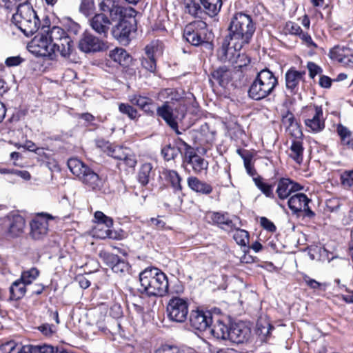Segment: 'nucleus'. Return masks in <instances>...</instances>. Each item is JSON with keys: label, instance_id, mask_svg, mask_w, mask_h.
<instances>
[{"label": "nucleus", "instance_id": "1", "mask_svg": "<svg viewBox=\"0 0 353 353\" xmlns=\"http://www.w3.org/2000/svg\"><path fill=\"white\" fill-rule=\"evenodd\" d=\"M228 37L236 41L237 48L245 46L250 42L255 32L256 26L252 17L243 12L235 14L228 26Z\"/></svg>", "mask_w": 353, "mask_h": 353}, {"label": "nucleus", "instance_id": "2", "mask_svg": "<svg viewBox=\"0 0 353 353\" xmlns=\"http://www.w3.org/2000/svg\"><path fill=\"white\" fill-rule=\"evenodd\" d=\"M142 290L149 296H163L168 292L167 276L158 268H146L139 274Z\"/></svg>", "mask_w": 353, "mask_h": 353}, {"label": "nucleus", "instance_id": "3", "mask_svg": "<svg viewBox=\"0 0 353 353\" xmlns=\"http://www.w3.org/2000/svg\"><path fill=\"white\" fill-rule=\"evenodd\" d=\"M12 21L26 37L32 36L39 30L40 20L29 1L18 6Z\"/></svg>", "mask_w": 353, "mask_h": 353}, {"label": "nucleus", "instance_id": "4", "mask_svg": "<svg viewBox=\"0 0 353 353\" xmlns=\"http://www.w3.org/2000/svg\"><path fill=\"white\" fill-rule=\"evenodd\" d=\"M278 84V79L274 74L268 68L263 69L251 83L248 96L256 101L263 99L274 92Z\"/></svg>", "mask_w": 353, "mask_h": 353}, {"label": "nucleus", "instance_id": "5", "mask_svg": "<svg viewBox=\"0 0 353 353\" xmlns=\"http://www.w3.org/2000/svg\"><path fill=\"white\" fill-rule=\"evenodd\" d=\"M41 30L57 53L64 58L70 57L74 50V43L63 28L59 26L50 28L49 26H43Z\"/></svg>", "mask_w": 353, "mask_h": 353}, {"label": "nucleus", "instance_id": "6", "mask_svg": "<svg viewBox=\"0 0 353 353\" xmlns=\"http://www.w3.org/2000/svg\"><path fill=\"white\" fill-rule=\"evenodd\" d=\"M67 164L70 172L83 184L94 190H99L103 187V180L79 159L71 158Z\"/></svg>", "mask_w": 353, "mask_h": 353}, {"label": "nucleus", "instance_id": "7", "mask_svg": "<svg viewBox=\"0 0 353 353\" xmlns=\"http://www.w3.org/2000/svg\"><path fill=\"white\" fill-rule=\"evenodd\" d=\"M183 38L194 46H205L212 50L213 44L210 39L211 33L208 32L205 22L199 20L188 24L183 30Z\"/></svg>", "mask_w": 353, "mask_h": 353}, {"label": "nucleus", "instance_id": "8", "mask_svg": "<svg viewBox=\"0 0 353 353\" xmlns=\"http://www.w3.org/2000/svg\"><path fill=\"white\" fill-rule=\"evenodd\" d=\"M188 307L186 299L178 296L172 297L166 307L168 319L172 322L184 323L188 318Z\"/></svg>", "mask_w": 353, "mask_h": 353}, {"label": "nucleus", "instance_id": "9", "mask_svg": "<svg viewBox=\"0 0 353 353\" xmlns=\"http://www.w3.org/2000/svg\"><path fill=\"white\" fill-rule=\"evenodd\" d=\"M305 125L313 132H319L325 128V119L321 106L310 105L303 110Z\"/></svg>", "mask_w": 353, "mask_h": 353}, {"label": "nucleus", "instance_id": "10", "mask_svg": "<svg viewBox=\"0 0 353 353\" xmlns=\"http://www.w3.org/2000/svg\"><path fill=\"white\" fill-rule=\"evenodd\" d=\"M137 21L135 17H127L121 19L118 23L112 28V37L122 45L127 46L130 41V34L136 29Z\"/></svg>", "mask_w": 353, "mask_h": 353}, {"label": "nucleus", "instance_id": "11", "mask_svg": "<svg viewBox=\"0 0 353 353\" xmlns=\"http://www.w3.org/2000/svg\"><path fill=\"white\" fill-rule=\"evenodd\" d=\"M28 48L29 51L36 56L47 57L50 59H53L57 53L41 30L29 43Z\"/></svg>", "mask_w": 353, "mask_h": 353}, {"label": "nucleus", "instance_id": "12", "mask_svg": "<svg viewBox=\"0 0 353 353\" xmlns=\"http://www.w3.org/2000/svg\"><path fill=\"white\" fill-rule=\"evenodd\" d=\"M116 1H101L99 4L100 10L109 13L112 21L121 20L127 17H135L137 12L132 8H124L115 3Z\"/></svg>", "mask_w": 353, "mask_h": 353}, {"label": "nucleus", "instance_id": "13", "mask_svg": "<svg viewBox=\"0 0 353 353\" xmlns=\"http://www.w3.org/2000/svg\"><path fill=\"white\" fill-rule=\"evenodd\" d=\"M311 200L303 193H297L290 197L288 201L289 208L297 216L303 212L309 218L314 216L315 213L310 209L308 204Z\"/></svg>", "mask_w": 353, "mask_h": 353}, {"label": "nucleus", "instance_id": "14", "mask_svg": "<svg viewBox=\"0 0 353 353\" xmlns=\"http://www.w3.org/2000/svg\"><path fill=\"white\" fill-rule=\"evenodd\" d=\"M79 49L85 53L103 51L108 48L106 43L91 33L85 32L78 44Z\"/></svg>", "mask_w": 353, "mask_h": 353}, {"label": "nucleus", "instance_id": "15", "mask_svg": "<svg viewBox=\"0 0 353 353\" xmlns=\"http://www.w3.org/2000/svg\"><path fill=\"white\" fill-rule=\"evenodd\" d=\"M236 41H232L227 36L223 39L221 47L216 50L217 59L222 63H231L239 51L244 46L237 48Z\"/></svg>", "mask_w": 353, "mask_h": 353}, {"label": "nucleus", "instance_id": "16", "mask_svg": "<svg viewBox=\"0 0 353 353\" xmlns=\"http://www.w3.org/2000/svg\"><path fill=\"white\" fill-rule=\"evenodd\" d=\"M48 219H53L52 215L41 214L35 217L30 223V236L35 240L42 239L48 233Z\"/></svg>", "mask_w": 353, "mask_h": 353}, {"label": "nucleus", "instance_id": "17", "mask_svg": "<svg viewBox=\"0 0 353 353\" xmlns=\"http://www.w3.org/2000/svg\"><path fill=\"white\" fill-rule=\"evenodd\" d=\"M251 336V328L244 321H238L230 324L229 341L235 343L247 342Z\"/></svg>", "mask_w": 353, "mask_h": 353}, {"label": "nucleus", "instance_id": "18", "mask_svg": "<svg viewBox=\"0 0 353 353\" xmlns=\"http://www.w3.org/2000/svg\"><path fill=\"white\" fill-rule=\"evenodd\" d=\"M303 189V187L289 178H281L277 181L276 189L275 192L276 198L279 200H285L291 194Z\"/></svg>", "mask_w": 353, "mask_h": 353}, {"label": "nucleus", "instance_id": "19", "mask_svg": "<svg viewBox=\"0 0 353 353\" xmlns=\"http://www.w3.org/2000/svg\"><path fill=\"white\" fill-rule=\"evenodd\" d=\"M3 226L9 237H17L23 232L25 219L19 214L10 215L4 219Z\"/></svg>", "mask_w": 353, "mask_h": 353}, {"label": "nucleus", "instance_id": "20", "mask_svg": "<svg viewBox=\"0 0 353 353\" xmlns=\"http://www.w3.org/2000/svg\"><path fill=\"white\" fill-rule=\"evenodd\" d=\"M190 322L195 330L205 331L212 323V314L209 311L192 310L190 315Z\"/></svg>", "mask_w": 353, "mask_h": 353}, {"label": "nucleus", "instance_id": "21", "mask_svg": "<svg viewBox=\"0 0 353 353\" xmlns=\"http://www.w3.org/2000/svg\"><path fill=\"white\" fill-rule=\"evenodd\" d=\"M99 257L117 274H122L128 272L129 270V264L118 255L107 252H101Z\"/></svg>", "mask_w": 353, "mask_h": 353}, {"label": "nucleus", "instance_id": "22", "mask_svg": "<svg viewBox=\"0 0 353 353\" xmlns=\"http://www.w3.org/2000/svg\"><path fill=\"white\" fill-rule=\"evenodd\" d=\"M158 52L159 44L157 42H152L145 48V56L141 59V65L150 72H154L156 70L155 56Z\"/></svg>", "mask_w": 353, "mask_h": 353}, {"label": "nucleus", "instance_id": "23", "mask_svg": "<svg viewBox=\"0 0 353 353\" xmlns=\"http://www.w3.org/2000/svg\"><path fill=\"white\" fill-rule=\"evenodd\" d=\"M305 71H298L292 68L285 74L286 88L291 93L295 94L299 90V85L301 81H304Z\"/></svg>", "mask_w": 353, "mask_h": 353}, {"label": "nucleus", "instance_id": "24", "mask_svg": "<svg viewBox=\"0 0 353 353\" xmlns=\"http://www.w3.org/2000/svg\"><path fill=\"white\" fill-rule=\"evenodd\" d=\"M110 20L103 13L95 14L90 20V26L102 38H107Z\"/></svg>", "mask_w": 353, "mask_h": 353}, {"label": "nucleus", "instance_id": "25", "mask_svg": "<svg viewBox=\"0 0 353 353\" xmlns=\"http://www.w3.org/2000/svg\"><path fill=\"white\" fill-rule=\"evenodd\" d=\"M157 114L162 118L177 134H181L178 130V123L176 121V117L173 113V108L168 102L157 108Z\"/></svg>", "mask_w": 353, "mask_h": 353}, {"label": "nucleus", "instance_id": "26", "mask_svg": "<svg viewBox=\"0 0 353 353\" xmlns=\"http://www.w3.org/2000/svg\"><path fill=\"white\" fill-rule=\"evenodd\" d=\"M212 78L222 88H226L232 79V71L226 65L217 68L211 73Z\"/></svg>", "mask_w": 353, "mask_h": 353}, {"label": "nucleus", "instance_id": "27", "mask_svg": "<svg viewBox=\"0 0 353 353\" xmlns=\"http://www.w3.org/2000/svg\"><path fill=\"white\" fill-rule=\"evenodd\" d=\"M195 142L201 145L211 144L215 139V131L210 129L208 123L201 125L199 130L195 131Z\"/></svg>", "mask_w": 353, "mask_h": 353}, {"label": "nucleus", "instance_id": "28", "mask_svg": "<svg viewBox=\"0 0 353 353\" xmlns=\"http://www.w3.org/2000/svg\"><path fill=\"white\" fill-rule=\"evenodd\" d=\"M188 187L193 191L203 194H209L212 192V187L196 176H190L187 180Z\"/></svg>", "mask_w": 353, "mask_h": 353}, {"label": "nucleus", "instance_id": "29", "mask_svg": "<svg viewBox=\"0 0 353 353\" xmlns=\"http://www.w3.org/2000/svg\"><path fill=\"white\" fill-rule=\"evenodd\" d=\"M110 58L122 66H128L132 61L130 54L123 48H116L109 52Z\"/></svg>", "mask_w": 353, "mask_h": 353}, {"label": "nucleus", "instance_id": "30", "mask_svg": "<svg viewBox=\"0 0 353 353\" xmlns=\"http://www.w3.org/2000/svg\"><path fill=\"white\" fill-rule=\"evenodd\" d=\"M132 105H137L148 115H153L154 111L152 108V100L148 97L141 95H132L129 97Z\"/></svg>", "mask_w": 353, "mask_h": 353}, {"label": "nucleus", "instance_id": "31", "mask_svg": "<svg viewBox=\"0 0 353 353\" xmlns=\"http://www.w3.org/2000/svg\"><path fill=\"white\" fill-rule=\"evenodd\" d=\"M207 216L210 219V221L218 225L221 228H224V226L230 228L233 227L232 221L230 219L229 214L227 212H210Z\"/></svg>", "mask_w": 353, "mask_h": 353}, {"label": "nucleus", "instance_id": "32", "mask_svg": "<svg viewBox=\"0 0 353 353\" xmlns=\"http://www.w3.org/2000/svg\"><path fill=\"white\" fill-rule=\"evenodd\" d=\"M230 325L228 326L223 321L218 320L210 329L211 334L218 339L229 340Z\"/></svg>", "mask_w": 353, "mask_h": 353}, {"label": "nucleus", "instance_id": "33", "mask_svg": "<svg viewBox=\"0 0 353 353\" xmlns=\"http://www.w3.org/2000/svg\"><path fill=\"white\" fill-rule=\"evenodd\" d=\"M26 285L20 279L15 281L10 288V299L18 300L21 299L26 292Z\"/></svg>", "mask_w": 353, "mask_h": 353}, {"label": "nucleus", "instance_id": "34", "mask_svg": "<svg viewBox=\"0 0 353 353\" xmlns=\"http://www.w3.org/2000/svg\"><path fill=\"white\" fill-rule=\"evenodd\" d=\"M255 185L261 191V192L268 198L276 199L274 193V186L272 184L265 183L262 181L261 176L253 178Z\"/></svg>", "mask_w": 353, "mask_h": 353}, {"label": "nucleus", "instance_id": "35", "mask_svg": "<svg viewBox=\"0 0 353 353\" xmlns=\"http://www.w3.org/2000/svg\"><path fill=\"white\" fill-rule=\"evenodd\" d=\"M152 168V165L150 163H145L141 165L138 173V181L141 185L145 186L148 184Z\"/></svg>", "mask_w": 353, "mask_h": 353}, {"label": "nucleus", "instance_id": "36", "mask_svg": "<svg viewBox=\"0 0 353 353\" xmlns=\"http://www.w3.org/2000/svg\"><path fill=\"white\" fill-rule=\"evenodd\" d=\"M290 157L293 159L296 163H301L303 158V143L299 141L294 140L290 146Z\"/></svg>", "mask_w": 353, "mask_h": 353}, {"label": "nucleus", "instance_id": "37", "mask_svg": "<svg viewBox=\"0 0 353 353\" xmlns=\"http://www.w3.org/2000/svg\"><path fill=\"white\" fill-rule=\"evenodd\" d=\"M237 152L243 160L244 167L246 170L247 173L252 176L256 175V171L254 167V165L252 163V160L253 158L252 154L250 152H247V154H243V152H241L240 150H238Z\"/></svg>", "mask_w": 353, "mask_h": 353}, {"label": "nucleus", "instance_id": "38", "mask_svg": "<svg viewBox=\"0 0 353 353\" xmlns=\"http://www.w3.org/2000/svg\"><path fill=\"white\" fill-rule=\"evenodd\" d=\"M205 12L210 17L216 15L222 6L223 1H216L213 3L212 1H200Z\"/></svg>", "mask_w": 353, "mask_h": 353}, {"label": "nucleus", "instance_id": "39", "mask_svg": "<svg viewBox=\"0 0 353 353\" xmlns=\"http://www.w3.org/2000/svg\"><path fill=\"white\" fill-rule=\"evenodd\" d=\"M189 164L192 165L194 172L196 174L206 170L208 167V162L199 155L195 157Z\"/></svg>", "mask_w": 353, "mask_h": 353}, {"label": "nucleus", "instance_id": "40", "mask_svg": "<svg viewBox=\"0 0 353 353\" xmlns=\"http://www.w3.org/2000/svg\"><path fill=\"white\" fill-rule=\"evenodd\" d=\"M39 271L37 268H32L28 270L23 272L20 279L26 285H29L39 276Z\"/></svg>", "mask_w": 353, "mask_h": 353}, {"label": "nucleus", "instance_id": "41", "mask_svg": "<svg viewBox=\"0 0 353 353\" xmlns=\"http://www.w3.org/2000/svg\"><path fill=\"white\" fill-rule=\"evenodd\" d=\"M250 63V59L244 53H241L239 51L235 56L234 60L231 63L234 68L241 69L247 66Z\"/></svg>", "mask_w": 353, "mask_h": 353}, {"label": "nucleus", "instance_id": "42", "mask_svg": "<svg viewBox=\"0 0 353 353\" xmlns=\"http://www.w3.org/2000/svg\"><path fill=\"white\" fill-rule=\"evenodd\" d=\"M180 152V149L174 146H172L170 144L165 146L161 150V154L166 161H170L174 159Z\"/></svg>", "mask_w": 353, "mask_h": 353}, {"label": "nucleus", "instance_id": "43", "mask_svg": "<svg viewBox=\"0 0 353 353\" xmlns=\"http://www.w3.org/2000/svg\"><path fill=\"white\" fill-rule=\"evenodd\" d=\"M233 238L237 244L241 246H245L249 243V234L245 230H236L234 234Z\"/></svg>", "mask_w": 353, "mask_h": 353}, {"label": "nucleus", "instance_id": "44", "mask_svg": "<svg viewBox=\"0 0 353 353\" xmlns=\"http://www.w3.org/2000/svg\"><path fill=\"white\" fill-rule=\"evenodd\" d=\"M119 110L121 113L126 114L131 120L136 119L139 117L137 110L130 105L121 103Z\"/></svg>", "mask_w": 353, "mask_h": 353}, {"label": "nucleus", "instance_id": "45", "mask_svg": "<svg viewBox=\"0 0 353 353\" xmlns=\"http://www.w3.org/2000/svg\"><path fill=\"white\" fill-rule=\"evenodd\" d=\"M96 7L94 1H81L79 6V11L85 17H89L95 13Z\"/></svg>", "mask_w": 353, "mask_h": 353}, {"label": "nucleus", "instance_id": "46", "mask_svg": "<svg viewBox=\"0 0 353 353\" xmlns=\"http://www.w3.org/2000/svg\"><path fill=\"white\" fill-rule=\"evenodd\" d=\"M179 141L182 145L184 146V161L186 163H190L195 157L198 156V154L194 151V149L186 142L182 139H179Z\"/></svg>", "mask_w": 353, "mask_h": 353}, {"label": "nucleus", "instance_id": "47", "mask_svg": "<svg viewBox=\"0 0 353 353\" xmlns=\"http://www.w3.org/2000/svg\"><path fill=\"white\" fill-rule=\"evenodd\" d=\"M168 179L171 183L172 186L177 190H181V177L174 170H169L167 174Z\"/></svg>", "mask_w": 353, "mask_h": 353}, {"label": "nucleus", "instance_id": "48", "mask_svg": "<svg viewBox=\"0 0 353 353\" xmlns=\"http://www.w3.org/2000/svg\"><path fill=\"white\" fill-rule=\"evenodd\" d=\"M341 184L349 188H353V170L343 172L341 175Z\"/></svg>", "mask_w": 353, "mask_h": 353}, {"label": "nucleus", "instance_id": "49", "mask_svg": "<svg viewBox=\"0 0 353 353\" xmlns=\"http://www.w3.org/2000/svg\"><path fill=\"white\" fill-rule=\"evenodd\" d=\"M94 218L99 223L104 224L107 228H111L113 225L112 219L107 216L101 211H97L94 213Z\"/></svg>", "mask_w": 353, "mask_h": 353}, {"label": "nucleus", "instance_id": "50", "mask_svg": "<svg viewBox=\"0 0 353 353\" xmlns=\"http://www.w3.org/2000/svg\"><path fill=\"white\" fill-rule=\"evenodd\" d=\"M126 152L120 146H112L110 149L108 154L112 157L122 161L123 158L125 155Z\"/></svg>", "mask_w": 353, "mask_h": 353}, {"label": "nucleus", "instance_id": "51", "mask_svg": "<svg viewBox=\"0 0 353 353\" xmlns=\"http://www.w3.org/2000/svg\"><path fill=\"white\" fill-rule=\"evenodd\" d=\"M147 223L149 226L156 230H161L165 226V222L160 216L150 218L147 221Z\"/></svg>", "mask_w": 353, "mask_h": 353}, {"label": "nucleus", "instance_id": "52", "mask_svg": "<svg viewBox=\"0 0 353 353\" xmlns=\"http://www.w3.org/2000/svg\"><path fill=\"white\" fill-rule=\"evenodd\" d=\"M285 29L288 33L299 36L301 35L303 32L298 24L292 21H289L286 23Z\"/></svg>", "mask_w": 353, "mask_h": 353}, {"label": "nucleus", "instance_id": "53", "mask_svg": "<svg viewBox=\"0 0 353 353\" xmlns=\"http://www.w3.org/2000/svg\"><path fill=\"white\" fill-rule=\"evenodd\" d=\"M201 5L200 1H190L187 3L186 8L190 14L196 15L201 10Z\"/></svg>", "mask_w": 353, "mask_h": 353}, {"label": "nucleus", "instance_id": "54", "mask_svg": "<svg viewBox=\"0 0 353 353\" xmlns=\"http://www.w3.org/2000/svg\"><path fill=\"white\" fill-rule=\"evenodd\" d=\"M307 68L309 71V76L312 79H314L318 74H320L322 72L321 68L311 61L307 63Z\"/></svg>", "mask_w": 353, "mask_h": 353}, {"label": "nucleus", "instance_id": "55", "mask_svg": "<svg viewBox=\"0 0 353 353\" xmlns=\"http://www.w3.org/2000/svg\"><path fill=\"white\" fill-rule=\"evenodd\" d=\"M260 223L263 229L269 232H274L276 230V228L275 225L273 223V222H272L270 220H269L268 218L265 216H262L260 218Z\"/></svg>", "mask_w": 353, "mask_h": 353}, {"label": "nucleus", "instance_id": "56", "mask_svg": "<svg viewBox=\"0 0 353 353\" xmlns=\"http://www.w3.org/2000/svg\"><path fill=\"white\" fill-rule=\"evenodd\" d=\"M121 161L130 168H134L137 163L135 155L129 152H126Z\"/></svg>", "mask_w": 353, "mask_h": 353}, {"label": "nucleus", "instance_id": "57", "mask_svg": "<svg viewBox=\"0 0 353 353\" xmlns=\"http://www.w3.org/2000/svg\"><path fill=\"white\" fill-rule=\"evenodd\" d=\"M16 346L17 343L14 341H7L0 345V353H12Z\"/></svg>", "mask_w": 353, "mask_h": 353}, {"label": "nucleus", "instance_id": "58", "mask_svg": "<svg viewBox=\"0 0 353 353\" xmlns=\"http://www.w3.org/2000/svg\"><path fill=\"white\" fill-rule=\"evenodd\" d=\"M155 353H182V352L176 346L165 345L157 350Z\"/></svg>", "mask_w": 353, "mask_h": 353}, {"label": "nucleus", "instance_id": "59", "mask_svg": "<svg viewBox=\"0 0 353 353\" xmlns=\"http://www.w3.org/2000/svg\"><path fill=\"white\" fill-rule=\"evenodd\" d=\"M34 353H56V350L52 345L33 346Z\"/></svg>", "mask_w": 353, "mask_h": 353}, {"label": "nucleus", "instance_id": "60", "mask_svg": "<svg viewBox=\"0 0 353 353\" xmlns=\"http://www.w3.org/2000/svg\"><path fill=\"white\" fill-rule=\"evenodd\" d=\"M23 59L19 56L10 57L6 59L5 63L8 67L17 66L20 65Z\"/></svg>", "mask_w": 353, "mask_h": 353}, {"label": "nucleus", "instance_id": "61", "mask_svg": "<svg viewBox=\"0 0 353 353\" xmlns=\"http://www.w3.org/2000/svg\"><path fill=\"white\" fill-rule=\"evenodd\" d=\"M337 132L341 137V139H344V138H350L352 135L351 131L346 127L339 125L337 127Z\"/></svg>", "mask_w": 353, "mask_h": 353}, {"label": "nucleus", "instance_id": "62", "mask_svg": "<svg viewBox=\"0 0 353 353\" xmlns=\"http://www.w3.org/2000/svg\"><path fill=\"white\" fill-rule=\"evenodd\" d=\"M38 329L45 336H50L54 332L53 325L48 323L41 325Z\"/></svg>", "mask_w": 353, "mask_h": 353}, {"label": "nucleus", "instance_id": "63", "mask_svg": "<svg viewBox=\"0 0 353 353\" xmlns=\"http://www.w3.org/2000/svg\"><path fill=\"white\" fill-rule=\"evenodd\" d=\"M319 85L324 88H329L332 85V79L325 75H322L319 79Z\"/></svg>", "mask_w": 353, "mask_h": 353}, {"label": "nucleus", "instance_id": "64", "mask_svg": "<svg viewBox=\"0 0 353 353\" xmlns=\"http://www.w3.org/2000/svg\"><path fill=\"white\" fill-rule=\"evenodd\" d=\"M97 147L103 149L107 153H108L110 149H111V147L112 146V145L110 142L105 141L103 139L97 140Z\"/></svg>", "mask_w": 353, "mask_h": 353}]
</instances>
